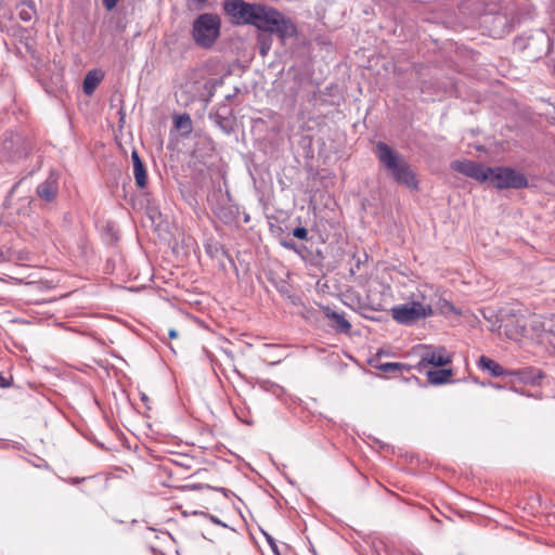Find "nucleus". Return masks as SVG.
Instances as JSON below:
<instances>
[{
    "label": "nucleus",
    "mask_w": 555,
    "mask_h": 555,
    "mask_svg": "<svg viewBox=\"0 0 555 555\" xmlns=\"http://www.w3.org/2000/svg\"><path fill=\"white\" fill-rule=\"evenodd\" d=\"M223 10L233 24L253 25L261 31L276 34L282 42L297 35L295 24L272 7L244 0H225Z\"/></svg>",
    "instance_id": "f257e3e1"
},
{
    "label": "nucleus",
    "mask_w": 555,
    "mask_h": 555,
    "mask_svg": "<svg viewBox=\"0 0 555 555\" xmlns=\"http://www.w3.org/2000/svg\"><path fill=\"white\" fill-rule=\"evenodd\" d=\"M375 155L380 168L393 182L410 190L418 189L416 173L403 155L390 147L385 141L377 142Z\"/></svg>",
    "instance_id": "f03ea898"
},
{
    "label": "nucleus",
    "mask_w": 555,
    "mask_h": 555,
    "mask_svg": "<svg viewBox=\"0 0 555 555\" xmlns=\"http://www.w3.org/2000/svg\"><path fill=\"white\" fill-rule=\"evenodd\" d=\"M221 20L215 13H202L192 23V38L196 46L210 49L220 37Z\"/></svg>",
    "instance_id": "7ed1b4c3"
},
{
    "label": "nucleus",
    "mask_w": 555,
    "mask_h": 555,
    "mask_svg": "<svg viewBox=\"0 0 555 555\" xmlns=\"http://www.w3.org/2000/svg\"><path fill=\"white\" fill-rule=\"evenodd\" d=\"M487 182L498 190H519L529 184L524 173L511 167H489Z\"/></svg>",
    "instance_id": "20e7f679"
},
{
    "label": "nucleus",
    "mask_w": 555,
    "mask_h": 555,
    "mask_svg": "<svg viewBox=\"0 0 555 555\" xmlns=\"http://www.w3.org/2000/svg\"><path fill=\"white\" fill-rule=\"evenodd\" d=\"M391 312L393 320L403 325H412L420 320L434 315V310H430L428 306H422L411 299L406 304L393 307Z\"/></svg>",
    "instance_id": "39448f33"
},
{
    "label": "nucleus",
    "mask_w": 555,
    "mask_h": 555,
    "mask_svg": "<svg viewBox=\"0 0 555 555\" xmlns=\"http://www.w3.org/2000/svg\"><path fill=\"white\" fill-rule=\"evenodd\" d=\"M410 299L413 302H418L422 306H428L430 310L434 311L435 308H441V302L446 307L453 308L450 302L441 298L438 287L431 284H421L416 288V292L412 293Z\"/></svg>",
    "instance_id": "423d86ee"
},
{
    "label": "nucleus",
    "mask_w": 555,
    "mask_h": 555,
    "mask_svg": "<svg viewBox=\"0 0 555 555\" xmlns=\"http://www.w3.org/2000/svg\"><path fill=\"white\" fill-rule=\"evenodd\" d=\"M420 350L421 359L416 365L420 371L427 365L443 366L451 363V358L443 347L421 346Z\"/></svg>",
    "instance_id": "0eeeda50"
},
{
    "label": "nucleus",
    "mask_w": 555,
    "mask_h": 555,
    "mask_svg": "<svg viewBox=\"0 0 555 555\" xmlns=\"http://www.w3.org/2000/svg\"><path fill=\"white\" fill-rule=\"evenodd\" d=\"M451 169L460 172L468 178H472L478 182L488 181V168L480 163H476L469 159L454 160L450 165Z\"/></svg>",
    "instance_id": "6e6552de"
},
{
    "label": "nucleus",
    "mask_w": 555,
    "mask_h": 555,
    "mask_svg": "<svg viewBox=\"0 0 555 555\" xmlns=\"http://www.w3.org/2000/svg\"><path fill=\"white\" fill-rule=\"evenodd\" d=\"M59 190L60 175L56 171H51L47 179L37 186L36 194L40 199L52 203L57 197Z\"/></svg>",
    "instance_id": "1a4fd4ad"
},
{
    "label": "nucleus",
    "mask_w": 555,
    "mask_h": 555,
    "mask_svg": "<svg viewBox=\"0 0 555 555\" xmlns=\"http://www.w3.org/2000/svg\"><path fill=\"white\" fill-rule=\"evenodd\" d=\"M319 156L323 158L325 165L333 164L343 156L338 149L341 141H319Z\"/></svg>",
    "instance_id": "9d476101"
},
{
    "label": "nucleus",
    "mask_w": 555,
    "mask_h": 555,
    "mask_svg": "<svg viewBox=\"0 0 555 555\" xmlns=\"http://www.w3.org/2000/svg\"><path fill=\"white\" fill-rule=\"evenodd\" d=\"M131 159L133 164V175L135 183L138 188L144 189L147 183L146 169L135 149L132 150Z\"/></svg>",
    "instance_id": "9b49d317"
},
{
    "label": "nucleus",
    "mask_w": 555,
    "mask_h": 555,
    "mask_svg": "<svg viewBox=\"0 0 555 555\" xmlns=\"http://www.w3.org/2000/svg\"><path fill=\"white\" fill-rule=\"evenodd\" d=\"M173 119V130L178 132L181 137H188L193 131V121L191 116L188 113L183 114H175L172 116Z\"/></svg>",
    "instance_id": "f8f14e48"
},
{
    "label": "nucleus",
    "mask_w": 555,
    "mask_h": 555,
    "mask_svg": "<svg viewBox=\"0 0 555 555\" xmlns=\"http://www.w3.org/2000/svg\"><path fill=\"white\" fill-rule=\"evenodd\" d=\"M370 364L384 373H396V372H403L409 371L410 366L404 363L399 362H379V353L376 354L375 358L370 360Z\"/></svg>",
    "instance_id": "ddd939ff"
},
{
    "label": "nucleus",
    "mask_w": 555,
    "mask_h": 555,
    "mask_svg": "<svg viewBox=\"0 0 555 555\" xmlns=\"http://www.w3.org/2000/svg\"><path fill=\"white\" fill-rule=\"evenodd\" d=\"M103 78L104 74L101 69L89 70L83 79V92L87 95H91L103 80Z\"/></svg>",
    "instance_id": "4468645a"
},
{
    "label": "nucleus",
    "mask_w": 555,
    "mask_h": 555,
    "mask_svg": "<svg viewBox=\"0 0 555 555\" xmlns=\"http://www.w3.org/2000/svg\"><path fill=\"white\" fill-rule=\"evenodd\" d=\"M514 375L518 376L520 380L524 383L530 384V385H540V380L544 377V373L534 367H526L518 370L517 372L513 373Z\"/></svg>",
    "instance_id": "2eb2a0df"
},
{
    "label": "nucleus",
    "mask_w": 555,
    "mask_h": 555,
    "mask_svg": "<svg viewBox=\"0 0 555 555\" xmlns=\"http://www.w3.org/2000/svg\"><path fill=\"white\" fill-rule=\"evenodd\" d=\"M325 314L331 320V326L339 333H348L351 328V324L345 319V317L336 311L326 309Z\"/></svg>",
    "instance_id": "dca6fc26"
},
{
    "label": "nucleus",
    "mask_w": 555,
    "mask_h": 555,
    "mask_svg": "<svg viewBox=\"0 0 555 555\" xmlns=\"http://www.w3.org/2000/svg\"><path fill=\"white\" fill-rule=\"evenodd\" d=\"M540 322H544V319L541 318H532L529 322L521 326L522 336L531 337L540 336L542 333H547L540 324Z\"/></svg>",
    "instance_id": "f3484780"
},
{
    "label": "nucleus",
    "mask_w": 555,
    "mask_h": 555,
    "mask_svg": "<svg viewBox=\"0 0 555 555\" xmlns=\"http://www.w3.org/2000/svg\"><path fill=\"white\" fill-rule=\"evenodd\" d=\"M478 366L483 371H489L492 376L499 377L505 375L504 369L492 359L481 356L478 360Z\"/></svg>",
    "instance_id": "a211bd4d"
},
{
    "label": "nucleus",
    "mask_w": 555,
    "mask_h": 555,
    "mask_svg": "<svg viewBox=\"0 0 555 555\" xmlns=\"http://www.w3.org/2000/svg\"><path fill=\"white\" fill-rule=\"evenodd\" d=\"M451 369H439L427 372V377L433 385H443L449 382L452 376Z\"/></svg>",
    "instance_id": "6ab92c4d"
},
{
    "label": "nucleus",
    "mask_w": 555,
    "mask_h": 555,
    "mask_svg": "<svg viewBox=\"0 0 555 555\" xmlns=\"http://www.w3.org/2000/svg\"><path fill=\"white\" fill-rule=\"evenodd\" d=\"M36 15V9L33 2L24 0L18 5V16L24 22H29Z\"/></svg>",
    "instance_id": "aec40b11"
},
{
    "label": "nucleus",
    "mask_w": 555,
    "mask_h": 555,
    "mask_svg": "<svg viewBox=\"0 0 555 555\" xmlns=\"http://www.w3.org/2000/svg\"><path fill=\"white\" fill-rule=\"evenodd\" d=\"M257 385L266 392H271L276 397H281L284 393L283 387L269 379H258Z\"/></svg>",
    "instance_id": "412c9836"
},
{
    "label": "nucleus",
    "mask_w": 555,
    "mask_h": 555,
    "mask_svg": "<svg viewBox=\"0 0 555 555\" xmlns=\"http://www.w3.org/2000/svg\"><path fill=\"white\" fill-rule=\"evenodd\" d=\"M258 40H259V51H260V54L262 56L267 55V53L269 52L270 50V47H271V40L270 38L263 36V35H260L258 37Z\"/></svg>",
    "instance_id": "4be33fe9"
},
{
    "label": "nucleus",
    "mask_w": 555,
    "mask_h": 555,
    "mask_svg": "<svg viewBox=\"0 0 555 555\" xmlns=\"http://www.w3.org/2000/svg\"><path fill=\"white\" fill-rule=\"evenodd\" d=\"M541 326L550 334L555 336V314L545 318L544 322H540Z\"/></svg>",
    "instance_id": "5701e85b"
},
{
    "label": "nucleus",
    "mask_w": 555,
    "mask_h": 555,
    "mask_svg": "<svg viewBox=\"0 0 555 555\" xmlns=\"http://www.w3.org/2000/svg\"><path fill=\"white\" fill-rule=\"evenodd\" d=\"M219 251H221L222 255L228 256V253L218 244L206 245V253L211 257H216Z\"/></svg>",
    "instance_id": "b1692460"
},
{
    "label": "nucleus",
    "mask_w": 555,
    "mask_h": 555,
    "mask_svg": "<svg viewBox=\"0 0 555 555\" xmlns=\"http://www.w3.org/2000/svg\"><path fill=\"white\" fill-rule=\"evenodd\" d=\"M262 533L266 537V540H267L268 544L270 545L273 554L274 555H281L275 539L272 535H270L269 533L264 532V531H262Z\"/></svg>",
    "instance_id": "393cba45"
},
{
    "label": "nucleus",
    "mask_w": 555,
    "mask_h": 555,
    "mask_svg": "<svg viewBox=\"0 0 555 555\" xmlns=\"http://www.w3.org/2000/svg\"><path fill=\"white\" fill-rule=\"evenodd\" d=\"M294 237L298 240H307L308 238V230L305 227H297L293 230Z\"/></svg>",
    "instance_id": "a878e982"
},
{
    "label": "nucleus",
    "mask_w": 555,
    "mask_h": 555,
    "mask_svg": "<svg viewBox=\"0 0 555 555\" xmlns=\"http://www.w3.org/2000/svg\"><path fill=\"white\" fill-rule=\"evenodd\" d=\"M281 245H282L283 247H285L286 249L293 250V251H295V253H297V254H299V253H300V251H299V249H298V247H297V244H296L294 241H292V240H289V241H286V240H285V241H282V242H281Z\"/></svg>",
    "instance_id": "bb28decb"
},
{
    "label": "nucleus",
    "mask_w": 555,
    "mask_h": 555,
    "mask_svg": "<svg viewBox=\"0 0 555 555\" xmlns=\"http://www.w3.org/2000/svg\"><path fill=\"white\" fill-rule=\"evenodd\" d=\"M547 164L552 168V178L551 180L555 182V152L550 154L547 158Z\"/></svg>",
    "instance_id": "cd10ccee"
},
{
    "label": "nucleus",
    "mask_w": 555,
    "mask_h": 555,
    "mask_svg": "<svg viewBox=\"0 0 555 555\" xmlns=\"http://www.w3.org/2000/svg\"><path fill=\"white\" fill-rule=\"evenodd\" d=\"M104 8L107 11H112L118 3V0H102Z\"/></svg>",
    "instance_id": "c85d7f7f"
},
{
    "label": "nucleus",
    "mask_w": 555,
    "mask_h": 555,
    "mask_svg": "<svg viewBox=\"0 0 555 555\" xmlns=\"http://www.w3.org/2000/svg\"><path fill=\"white\" fill-rule=\"evenodd\" d=\"M11 386V379L0 374V388H9Z\"/></svg>",
    "instance_id": "c756f323"
},
{
    "label": "nucleus",
    "mask_w": 555,
    "mask_h": 555,
    "mask_svg": "<svg viewBox=\"0 0 555 555\" xmlns=\"http://www.w3.org/2000/svg\"><path fill=\"white\" fill-rule=\"evenodd\" d=\"M209 519L211 520V522H214L216 525L227 527V525L224 522H222L220 519H218L216 516L210 515Z\"/></svg>",
    "instance_id": "7c9ffc66"
},
{
    "label": "nucleus",
    "mask_w": 555,
    "mask_h": 555,
    "mask_svg": "<svg viewBox=\"0 0 555 555\" xmlns=\"http://www.w3.org/2000/svg\"><path fill=\"white\" fill-rule=\"evenodd\" d=\"M168 337H169L170 339L177 338V337H178V332H177L175 328H170V330L168 331Z\"/></svg>",
    "instance_id": "2f4dec72"
},
{
    "label": "nucleus",
    "mask_w": 555,
    "mask_h": 555,
    "mask_svg": "<svg viewBox=\"0 0 555 555\" xmlns=\"http://www.w3.org/2000/svg\"><path fill=\"white\" fill-rule=\"evenodd\" d=\"M475 149H476L477 151H485V152L487 151V150H486V147H485L483 145H476V146H475Z\"/></svg>",
    "instance_id": "473e14b6"
},
{
    "label": "nucleus",
    "mask_w": 555,
    "mask_h": 555,
    "mask_svg": "<svg viewBox=\"0 0 555 555\" xmlns=\"http://www.w3.org/2000/svg\"><path fill=\"white\" fill-rule=\"evenodd\" d=\"M219 490H220L224 495H227V489H224V488H220Z\"/></svg>",
    "instance_id": "72a5a7b5"
}]
</instances>
